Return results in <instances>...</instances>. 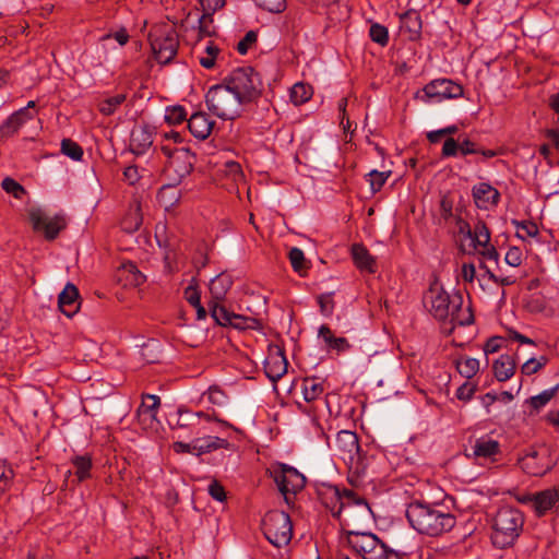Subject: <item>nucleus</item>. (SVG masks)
I'll use <instances>...</instances> for the list:
<instances>
[{
  "mask_svg": "<svg viewBox=\"0 0 559 559\" xmlns=\"http://www.w3.org/2000/svg\"><path fill=\"white\" fill-rule=\"evenodd\" d=\"M231 285V276L227 273H221L210 282L209 289L212 297V300L209 304L210 309L213 302H217V305H219V302L225 299V296Z\"/></svg>",
  "mask_w": 559,
  "mask_h": 559,
  "instance_id": "bb28decb",
  "label": "nucleus"
},
{
  "mask_svg": "<svg viewBox=\"0 0 559 559\" xmlns=\"http://www.w3.org/2000/svg\"><path fill=\"white\" fill-rule=\"evenodd\" d=\"M319 336L324 341L329 349L343 353L350 348V344L347 338L334 336L333 332L326 324L320 326Z\"/></svg>",
  "mask_w": 559,
  "mask_h": 559,
  "instance_id": "2f4dec72",
  "label": "nucleus"
},
{
  "mask_svg": "<svg viewBox=\"0 0 559 559\" xmlns=\"http://www.w3.org/2000/svg\"><path fill=\"white\" fill-rule=\"evenodd\" d=\"M369 36L372 41L379 44L382 47L386 46L389 43V31L385 26L379 23L371 24L369 28Z\"/></svg>",
  "mask_w": 559,
  "mask_h": 559,
  "instance_id": "c03bdc74",
  "label": "nucleus"
},
{
  "mask_svg": "<svg viewBox=\"0 0 559 559\" xmlns=\"http://www.w3.org/2000/svg\"><path fill=\"white\" fill-rule=\"evenodd\" d=\"M335 450L340 457L348 466V481L353 487L362 485L361 477L365 474L366 465L360 455L358 437L349 430H341L336 435Z\"/></svg>",
  "mask_w": 559,
  "mask_h": 559,
  "instance_id": "20e7f679",
  "label": "nucleus"
},
{
  "mask_svg": "<svg viewBox=\"0 0 559 559\" xmlns=\"http://www.w3.org/2000/svg\"><path fill=\"white\" fill-rule=\"evenodd\" d=\"M442 498L432 502L415 500L406 509V518L418 533L436 537L449 532L455 525L451 510L456 508L455 499L445 491Z\"/></svg>",
  "mask_w": 559,
  "mask_h": 559,
  "instance_id": "f257e3e1",
  "label": "nucleus"
},
{
  "mask_svg": "<svg viewBox=\"0 0 559 559\" xmlns=\"http://www.w3.org/2000/svg\"><path fill=\"white\" fill-rule=\"evenodd\" d=\"M524 524L523 514L515 508L501 507L493 519L492 543L498 548L512 546L520 536Z\"/></svg>",
  "mask_w": 559,
  "mask_h": 559,
  "instance_id": "39448f33",
  "label": "nucleus"
},
{
  "mask_svg": "<svg viewBox=\"0 0 559 559\" xmlns=\"http://www.w3.org/2000/svg\"><path fill=\"white\" fill-rule=\"evenodd\" d=\"M162 152L168 157L167 171H173L178 180H181L193 169L195 155L187 146H171L169 143H163Z\"/></svg>",
  "mask_w": 559,
  "mask_h": 559,
  "instance_id": "f8f14e48",
  "label": "nucleus"
},
{
  "mask_svg": "<svg viewBox=\"0 0 559 559\" xmlns=\"http://www.w3.org/2000/svg\"><path fill=\"white\" fill-rule=\"evenodd\" d=\"M185 298L191 306H199V302L201 301L200 292L193 285H189L185 289Z\"/></svg>",
  "mask_w": 559,
  "mask_h": 559,
  "instance_id": "e2e57ef3",
  "label": "nucleus"
},
{
  "mask_svg": "<svg viewBox=\"0 0 559 559\" xmlns=\"http://www.w3.org/2000/svg\"><path fill=\"white\" fill-rule=\"evenodd\" d=\"M480 267L486 271L488 278L499 285L510 286L515 283V278L513 276H497L493 272H491L484 263L480 264Z\"/></svg>",
  "mask_w": 559,
  "mask_h": 559,
  "instance_id": "4d7b16f0",
  "label": "nucleus"
},
{
  "mask_svg": "<svg viewBox=\"0 0 559 559\" xmlns=\"http://www.w3.org/2000/svg\"><path fill=\"white\" fill-rule=\"evenodd\" d=\"M121 274L126 276V285L140 286L144 283L145 276L139 271L132 262L122 264Z\"/></svg>",
  "mask_w": 559,
  "mask_h": 559,
  "instance_id": "e433bc0d",
  "label": "nucleus"
},
{
  "mask_svg": "<svg viewBox=\"0 0 559 559\" xmlns=\"http://www.w3.org/2000/svg\"><path fill=\"white\" fill-rule=\"evenodd\" d=\"M266 473L274 480L277 489H305L307 485V476L286 463L273 462Z\"/></svg>",
  "mask_w": 559,
  "mask_h": 559,
  "instance_id": "ddd939ff",
  "label": "nucleus"
},
{
  "mask_svg": "<svg viewBox=\"0 0 559 559\" xmlns=\"http://www.w3.org/2000/svg\"><path fill=\"white\" fill-rule=\"evenodd\" d=\"M225 174L230 177L235 182L243 179V173L239 163L229 160L225 163Z\"/></svg>",
  "mask_w": 559,
  "mask_h": 559,
  "instance_id": "864d4df0",
  "label": "nucleus"
},
{
  "mask_svg": "<svg viewBox=\"0 0 559 559\" xmlns=\"http://www.w3.org/2000/svg\"><path fill=\"white\" fill-rule=\"evenodd\" d=\"M61 153L73 160H81L83 157V148L71 139L61 141Z\"/></svg>",
  "mask_w": 559,
  "mask_h": 559,
  "instance_id": "37998d69",
  "label": "nucleus"
},
{
  "mask_svg": "<svg viewBox=\"0 0 559 559\" xmlns=\"http://www.w3.org/2000/svg\"><path fill=\"white\" fill-rule=\"evenodd\" d=\"M493 374L500 382L509 380L515 371V361L510 355H501L492 365Z\"/></svg>",
  "mask_w": 559,
  "mask_h": 559,
  "instance_id": "7c9ffc66",
  "label": "nucleus"
},
{
  "mask_svg": "<svg viewBox=\"0 0 559 559\" xmlns=\"http://www.w3.org/2000/svg\"><path fill=\"white\" fill-rule=\"evenodd\" d=\"M214 121L205 112H195L188 120V129L193 136L205 140L212 132Z\"/></svg>",
  "mask_w": 559,
  "mask_h": 559,
  "instance_id": "393cba45",
  "label": "nucleus"
},
{
  "mask_svg": "<svg viewBox=\"0 0 559 559\" xmlns=\"http://www.w3.org/2000/svg\"><path fill=\"white\" fill-rule=\"evenodd\" d=\"M522 255L520 248L511 247L506 253L504 261L511 266H519L522 263Z\"/></svg>",
  "mask_w": 559,
  "mask_h": 559,
  "instance_id": "13d9d810",
  "label": "nucleus"
},
{
  "mask_svg": "<svg viewBox=\"0 0 559 559\" xmlns=\"http://www.w3.org/2000/svg\"><path fill=\"white\" fill-rule=\"evenodd\" d=\"M312 96V87L305 83H296L290 88V100L298 106L308 102Z\"/></svg>",
  "mask_w": 559,
  "mask_h": 559,
  "instance_id": "4c0bfd02",
  "label": "nucleus"
},
{
  "mask_svg": "<svg viewBox=\"0 0 559 559\" xmlns=\"http://www.w3.org/2000/svg\"><path fill=\"white\" fill-rule=\"evenodd\" d=\"M459 151L461 152L462 155H468L477 154L479 152V148H477L474 142L465 139L461 143H459Z\"/></svg>",
  "mask_w": 559,
  "mask_h": 559,
  "instance_id": "69168bd1",
  "label": "nucleus"
},
{
  "mask_svg": "<svg viewBox=\"0 0 559 559\" xmlns=\"http://www.w3.org/2000/svg\"><path fill=\"white\" fill-rule=\"evenodd\" d=\"M13 478V471L4 463L0 462V489L10 486Z\"/></svg>",
  "mask_w": 559,
  "mask_h": 559,
  "instance_id": "0e129e2a",
  "label": "nucleus"
},
{
  "mask_svg": "<svg viewBox=\"0 0 559 559\" xmlns=\"http://www.w3.org/2000/svg\"><path fill=\"white\" fill-rule=\"evenodd\" d=\"M347 543L362 559H401L397 551L388 548L377 535L369 532L349 531Z\"/></svg>",
  "mask_w": 559,
  "mask_h": 559,
  "instance_id": "0eeeda50",
  "label": "nucleus"
},
{
  "mask_svg": "<svg viewBox=\"0 0 559 559\" xmlns=\"http://www.w3.org/2000/svg\"><path fill=\"white\" fill-rule=\"evenodd\" d=\"M503 343H504V340L501 336L490 337L484 346L485 354L488 355V354L497 353L498 350H500Z\"/></svg>",
  "mask_w": 559,
  "mask_h": 559,
  "instance_id": "bf43d9fd",
  "label": "nucleus"
},
{
  "mask_svg": "<svg viewBox=\"0 0 559 559\" xmlns=\"http://www.w3.org/2000/svg\"><path fill=\"white\" fill-rule=\"evenodd\" d=\"M202 400H206L214 406L224 407L227 405L228 396L218 385H211L207 391L202 394Z\"/></svg>",
  "mask_w": 559,
  "mask_h": 559,
  "instance_id": "58836bf2",
  "label": "nucleus"
},
{
  "mask_svg": "<svg viewBox=\"0 0 559 559\" xmlns=\"http://www.w3.org/2000/svg\"><path fill=\"white\" fill-rule=\"evenodd\" d=\"M457 131H459V128L455 124H453V126H449L443 129L428 132L427 139L430 143H438L442 136L455 134Z\"/></svg>",
  "mask_w": 559,
  "mask_h": 559,
  "instance_id": "3c124183",
  "label": "nucleus"
},
{
  "mask_svg": "<svg viewBox=\"0 0 559 559\" xmlns=\"http://www.w3.org/2000/svg\"><path fill=\"white\" fill-rule=\"evenodd\" d=\"M254 3L271 13H282L286 7V0H253Z\"/></svg>",
  "mask_w": 559,
  "mask_h": 559,
  "instance_id": "09e8293b",
  "label": "nucleus"
},
{
  "mask_svg": "<svg viewBox=\"0 0 559 559\" xmlns=\"http://www.w3.org/2000/svg\"><path fill=\"white\" fill-rule=\"evenodd\" d=\"M28 217L34 231L43 233L47 240L56 239L59 233L68 225L67 218L63 214L48 216L39 207H32L28 211Z\"/></svg>",
  "mask_w": 559,
  "mask_h": 559,
  "instance_id": "4468645a",
  "label": "nucleus"
},
{
  "mask_svg": "<svg viewBox=\"0 0 559 559\" xmlns=\"http://www.w3.org/2000/svg\"><path fill=\"white\" fill-rule=\"evenodd\" d=\"M225 83L239 96L243 104L255 100L262 90L260 75L251 67H242L234 70L229 76L225 79Z\"/></svg>",
  "mask_w": 559,
  "mask_h": 559,
  "instance_id": "6e6552de",
  "label": "nucleus"
},
{
  "mask_svg": "<svg viewBox=\"0 0 559 559\" xmlns=\"http://www.w3.org/2000/svg\"><path fill=\"white\" fill-rule=\"evenodd\" d=\"M80 295L78 287L68 283L58 296V306L60 311L67 317L74 316L80 308Z\"/></svg>",
  "mask_w": 559,
  "mask_h": 559,
  "instance_id": "4be33fe9",
  "label": "nucleus"
},
{
  "mask_svg": "<svg viewBox=\"0 0 559 559\" xmlns=\"http://www.w3.org/2000/svg\"><path fill=\"white\" fill-rule=\"evenodd\" d=\"M391 175V171H378V170H371L368 174V181L370 183V188L372 193H376L381 190L385 181L388 180L389 176Z\"/></svg>",
  "mask_w": 559,
  "mask_h": 559,
  "instance_id": "49530a36",
  "label": "nucleus"
},
{
  "mask_svg": "<svg viewBox=\"0 0 559 559\" xmlns=\"http://www.w3.org/2000/svg\"><path fill=\"white\" fill-rule=\"evenodd\" d=\"M186 110L182 106H173L166 109L165 120L169 124H179L186 120Z\"/></svg>",
  "mask_w": 559,
  "mask_h": 559,
  "instance_id": "de8ad7c7",
  "label": "nucleus"
},
{
  "mask_svg": "<svg viewBox=\"0 0 559 559\" xmlns=\"http://www.w3.org/2000/svg\"><path fill=\"white\" fill-rule=\"evenodd\" d=\"M288 258L292 264V267L295 272L304 275L309 269V263L305 258L304 251L297 247H294L288 252Z\"/></svg>",
  "mask_w": 559,
  "mask_h": 559,
  "instance_id": "ea45409f",
  "label": "nucleus"
},
{
  "mask_svg": "<svg viewBox=\"0 0 559 559\" xmlns=\"http://www.w3.org/2000/svg\"><path fill=\"white\" fill-rule=\"evenodd\" d=\"M72 468L67 476V486H79L82 481L91 478L92 459L90 455H76L71 460Z\"/></svg>",
  "mask_w": 559,
  "mask_h": 559,
  "instance_id": "412c9836",
  "label": "nucleus"
},
{
  "mask_svg": "<svg viewBox=\"0 0 559 559\" xmlns=\"http://www.w3.org/2000/svg\"><path fill=\"white\" fill-rule=\"evenodd\" d=\"M475 390V385L465 382L456 390V397L461 401H468L474 395Z\"/></svg>",
  "mask_w": 559,
  "mask_h": 559,
  "instance_id": "052dcab7",
  "label": "nucleus"
},
{
  "mask_svg": "<svg viewBox=\"0 0 559 559\" xmlns=\"http://www.w3.org/2000/svg\"><path fill=\"white\" fill-rule=\"evenodd\" d=\"M153 142V131L148 126H138L132 130L130 145L133 153L144 154Z\"/></svg>",
  "mask_w": 559,
  "mask_h": 559,
  "instance_id": "b1692460",
  "label": "nucleus"
},
{
  "mask_svg": "<svg viewBox=\"0 0 559 559\" xmlns=\"http://www.w3.org/2000/svg\"><path fill=\"white\" fill-rule=\"evenodd\" d=\"M150 44L155 59L160 64H167L177 55L178 34L173 27L155 26L150 33Z\"/></svg>",
  "mask_w": 559,
  "mask_h": 559,
  "instance_id": "9d476101",
  "label": "nucleus"
},
{
  "mask_svg": "<svg viewBox=\"0 0 559 559\" xmlns=\"http://www.w3.org/2000/svg\"><path fill=\"white\" fill-rule=\"evenodd\" d=\"M124 100L126 95L123 94H117L108 97L99 104V111L106 116H110Z\"/></svg>",
  "mask_w": 559,
  "mask_h": 559,
  "instance_id": "a18cd8bd",
  "label": "nucleus"
},
{
  "mask_svg": "<svg viewBox=\"0 0 559 559\" xmlns=\"http://www.w3.org/2000/svg\"><path fill=\"white\" fill-rule=\"evenodd\" d=\"M317 499L336 519L342 512L349 518H368L372 512L366 499L356 495V491H317Z\"/></svg>",
  "mask_w": 559,
  "mask_h": 559,
  "instance_id": "7ed1b4c3",
  "label": "nucleus"
},
{
  "mask_svg": "<svg viewBox=\"0 0 559 559\" xmlns=\"http://www.w3.org/2000/svg\"><path fill=\"white\" fill-rule=\"evenodd\" d=\"M476 206L480 210H490L498 205L500 192L488 182H479L472 189Z\"/></svg>",
  "mask_w": 559,
  "mask_h": 559,
  "instance_id": "aec40b11",
  "label": "nucleus"
},
{
  "mask_svg": "<svg viewBox=\"0 0 559 559\" xmlns=\"http://www.w3.org/2000/svg\"><path fill=\"white\" fill-rule=\"evenodd\" d=\"M556 392H557V386L545 390L542 393L530 397L528 400H526L525 403L532 408V411L538 412L547 403L550 402V400L555 396Z\"/></svg>",
  "mask_w": 559,
  "mask_h": 559,
  "instance_id": "a19ab883",
  "label": "nucleus"
},
{
  "mask_svg": "<svg viewBox=\"0 0 559 559\" xmlns=\"http://www.w3.org/2000/svg\"><path fill=\"white\" fill-rule=\"evenodd\" d=\"M456 228L460 235H463L465 238L468 239L472 238L473 229L471 228L469 224L466 221L457 218Z\"/></svg>",
  "mask_w": 559,
  "mask_h": 559,
  "instance_id": "338daca9",
  "label": "nucleus"
},
{
  "mask_svg": "<svg viewBox=\"0 0 559 559\" xmlns=\"http://www.w3.org/2000/svg\"><path fill=\"white\" fill-rule=\"evenodd\" d=\"M34 118V114L27 109H19L13 112L1 126V138H10L14 135L19 129L28 120Z\"/></svg>",
  "mask_w": 559,
  "mask_h": 559,
  "instance_id": "a878e982",
  "label": "nucleus"
},
{
  "mask_svg": "<svg viewBox=\"0 0 559 559\" xmlns=\"http://www.w3.org/2000/svg\"><path fill=\"white\" fill-rule=\"evenodd\" d=\"M402 27L409 34L411 38H417L421 31V19L416 10H408L400 15Z\"/></svg>",
  "mask_w": 559,
  "mask_h": 559,
  "instance_id": "473e14b6",
  "label": "nucleus"
},
{
  "mask_svg": "<svg viewBox=\"0 0 559 559\" xmlns=\"http://www.w3.org/2000/svg\"><path fill=\"white\" fill-rule=\"evenodd\" d=\"M352 255L355 265L359 270L367 271L369 273L376 272L374 258L369 253L368 249L365 246L360 243H354L352 247Z\"/></svg>",
  "mask_w": 559,
  "mask_h": 559,
  "instance_id": "c756f323",
  "label": "nucleus"
},
{
  "mask_svg": "<svg viewBox=\"0 0 559 559\" xmlns=\"http://www.w3.org/2000/svg\"><path fill=\"white\" fill-rule=\"evenodd\" d=\"M229 445L226 439L213 436L197 438L192 441V449L195 450V455L210 453L218 449H226Z\"/></svg>",
  "mask_w": 559,
  "mask_h": 559,
  "instance_id": "c85d7f7f",
  "label": "nucleus"
},
{
  "mask_svg": "<svg viewBox=\"0 0 559 559\" xmlns=\"http://www.w3.org/2000/svg\"><path fill=\"white\" fill-rule=\"evenodd\" d=\"M456 368L460 374L471 379L478 372L479 361L476 358L471 357L462 358L456 361Z\"/></svg>",
  "mask_w": 559,
  "mask_h": 559,
  "instance_id": "79ce46f5",
  "label": "nucleus"
},
{
  "mask_svg": "<svg viewBox=\"0 0 559 559\" xmlns=\"http://www.w3.org/2000/svg\"><path fill=\"white\" fill-rule=\"evenodd\" d=\"M320 311L323 316L329 317L334 310L333 295L331 293L323 294L318 297Z\"/></svg>",
  "mask_w": 559,
  "mask_h": 559,
  "instance_id": "603ef678",
  "label": "nucleus"
},
{
  "mask_svg": "<svg viewBox=\"0 0 559 559\" xmlns=\"http://www.w3.org/2000/svg\"><path fill=\"white\" fill-rule=\"evenodd\" d=\"M203 14L199 19V34L210 36L212 34V15L225 5V0H198Z\"/></svg>",
  "mask_w": 559,
  "mask_h": 559,
  "instance_id": "5701e85b",
  "label": "nucleus"
},
{
  "mask_svg": "<svg viewBox=\"0 0 559 559\" xmlns=\"http://www.w3.org/2000/svg\"><path fill=\"white\" fill-rule=\"evenodd\" d=\"M205 102L209 110L224 120L239 117L245 105L225 82L212 86L206 93Z\"/></svg>",
  "mask_w": 559,
  "mask_h": 559,
  "instance_id": "423d86ee",
  "label": "nucleus"
},
{
  "mask_svg": "<svg viewBox=\"0 0 559 559\" xmlns=\"http://www.w3.org/2000/svg\"><path fill=\"white\" fill-rule=\"evenodd\" d=\"M287 368L288 361L284 348L280 345H270L264 361V370L267 378L276 382L287 372Z\"/></svg>",
  "mask_w": 559,
  "mask_h": 559,
  "instance_id": "a211bd4d",
  "label": "nucleus"
},
{
  "mask_svg": "<svg viewBox=\"0 0 559 559\" xmlns=\"http://www.w3.org/2000/svg\"><path fill=\"white\" fill-rule=\"evenodd\" d=\"M323 383L317 377H307L302 381V395L306 402H313L323 394Z\"/></svg>",
  "mask_w": 559,
  "mask_h": 559,
  "instance_id": "72a5a7b5",
  "label": "nucleus"
},
{
  "mask_svg": "<svg viewBox=\"0 0 559 559\" xmlns=\"http://www.w3.org/2000/svg\"><path fill=\"white\" fill-rule=\"evenodd\" d=\"M476 250L483 257L484 260L493 261L495 263H498L499 253L497 249L492 245H490V242L485 246H479L478 249Z\"/></svg>",
  "mask_w": 559,
  "mask_h": 559,
  "instance_id": "6e6d98bb",
  "label": "nucleus"
},
{
  "mask_svg": "<svg viewBox=\"0 0 559 559\" xmlns=\"http://www.w3.org/2000/svg\"><path fill=\"white\" fill-rule=\"evenodd\" d=\"M523 472L532 476H543L555 464L546 447L530 450L519 460Z\"/></svg>",
  "mask_w": 559,
  "mask_h": 559,
  "instance_id": "2eb2a0df",
  "label": "nucleus"
},
{
  "mask_svg": "<svg viewBox=\"0 0 559 559\" xmlns=\"http://www.w3.org/2000/svg\"><path fill=\"white\" fill-rule=\"evenodd\" d=\"M515 499L530 504L538 515L551 510L559 501V491H515Z\"/></svg>",
  "mask_w": 559,
  "mask_h": 559,
  "instance_id": "dca6fc26",
  "label": "nucleus"
},
{
  "mask_svg": "<svg viewBox=\"0 0 559 559\" xmlns=\"http://www.w3.org/2000/svg\"><path fill=\"white\" fill-rule=\"evenodd\" d=\"M257 33L249 31L243 38L237 44V51L240 55H246L252 44L257 41Z\"/></svg>",
  "mask_w": 559,
  "mask_h": 559,
  "instance_id": "5fc2aeb1",
  "label": "nucleus"
},
{
  "mask_svg": "<svg viewBox=\"0 0 559 559\" xmlns=\"http://www.w3.org/2000/svg\"><path fill=\"white\" fill-rule=\"evenodd\" d=\"M463 297L461 294L449 295L444 289L431 286L424 296V306L438 321L449 320L453 325H467L473 323V314L467 310L461 314Z\"/></svg>",
  "mask_w": 559,
  "mask_h": 559,
  "instance_id": "f03ea898",
  "label": "nucleus"
},
{
  "mask_svg": "<svg viewBox=\"0 0 559 559\" xmlns=\"http://www.w3.org/2000/svg\"><path fill=\"white\" fill-rule=\"evenodd\" d=\"M123 176H124V179L130 185H134L140 178L138 167L136 166L127 167L123 171Z\"/></svg>",
  "mask_w": 559,
  "mask_h": 559,
  "instance_id": "774afa93",
  "label": "nucleus"
},
{
  "mask_svg": "<svg viewBox=\"0 0 559 559\" xmlns=\"http://www.w3.org/2000/svg\"><path fill=\"white\" fill-rule=\"evenodd\" d=\"M160 404L157 395L146 394L138 408L139 420L143 424L152 423L156 419V414Z\"/></svg>",
  "mask_w": 559,
  "mask_h": 559,
  "instance_id": "cd10ccee",
  "label": "nucleus"
},
{
  "mask_svg": "<svg viewBox=\"0 0 559 559\" xmlns=\"http://www.w3.org/2000/svg\"><path fill=\"white\" fill-rule=\"evenodd\" d=\"M179 199L180 193L174 186L162 187L157 194V200L165 210L173 207Z\"/></svg>",
  "mask_w": 559,
  "mask_h": 559,
  "instance_id": "f704fd0d",
  "label": "nucleus"
},
{
  "mask_svg": "<svg viewBox=\"0 0 559 559\" xmlns=\"http://www.w3.org/2000/svg\"><path fill=\"white\" fill-rule=\"evenodd\" d=\"M459 152V143L453 138H448L442 147V156L443 157H452L455 156Z\"/></svg>",
  "mask_w": 559,
  "mask_h": 559,
  "instance_id": "680f3d73",
  "label": "nucleus"
},
{
  "mask_svg": "<svg viewBox=\"0 0 559 559\" xmlns=\"http://www.w3.org/2000/svg\"><path fill=\"white\" fill-rule=\"evenodd\" d=\"M211 317L222 326H233L238 330L253 329L258 324L255 319L230 312L217 302L211 305Z\"/></svg>",
  "mask_w": 559,
  "mask_h": 559,
  "instance_id": "f3484780",
  "label": "nucleus"
},
{
  "mask_svg": "<svg viewBox=\"0 0 559 559\" xmlns=\"http://www.w3.org/2000/svg\"><path fill=\"white\" fill-rule=\"evenodd\" d=\"M490 230L483 221H478L472 234V243L474 249H478L479 246H485L490 242Z\"/></svg>",
  "mask_w": 559,
  "mask_h": 559,
  "instance_id": "c9c22d12",
  "label": "nucleus"
},
{
  "mask_svg": "<svg viewBox=\"0 0 559 559\" xmlns=\"http://www.w3.org/2000/svg\"><path fill=\"white\" fill-rule=\"evenodd\" d=\"M463 95V87L448 79H438L426 84L415 93V99L423 103H440L443 99L459 98Z\"/></svg>",
  "mask_w": 559,
  "mask_h": 559,
  "instance_id": "9b49d317",
  "label": "nucleus"
},
{
  "mask_svg": "<svg viewBox=\"0 0 559 559\" xmlns=\"http://www.w3.org/2000/svg\"><path fill=\"white\" fill-rule=\"evenodd\" d=\"M265 538L275 547L288 545L293 536V525L289 515L284 511H270L262 520Z\"/></svg>",
  "mask_w": 559,
  "mask_h": 559,
  "instance_id": "1a4fd4ad",
  "label": "nucleus"
},
{
  "mask_svg": "<svg viewBox=\"0 0 559 559\" xmlns=\"http://www.w3.org/2000/svg\"><path fill=\"white\" fill-rule=\"evenodd\" d=\"M1 186L7 193L12 194L15 199H21L26 193L24 187L10 177L4 178Z\"/></svg>",
  "mask_w": 559,
  "mask_h": 559,
  "instance_id": "8fccbe9b",
  "label": "nucleus"
},
{
  "mask_svg": "<svg viewBox=\"0 0 559 559\" xmlns=\"http://www.w3.org/2000/svg\"><path fill=\"white\" fill-rule=\"evenodd\" d=\"M500 454V444L498 441L483 437L475 441L472 447V454H466L467 457H473L479 465L493 463L497 455Z\"/></svg>",
  "mask_w": 559,
  "mask_h": 559,
  "instance_id": "6ab92c4d",
  "label": "nucleus"
}]
</instances>
